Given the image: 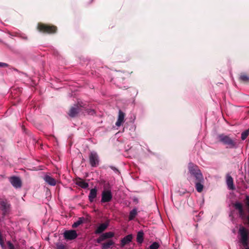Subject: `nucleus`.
Instances as JSON below:
<instances>
[{"label": "nucleus", "instance_id": "nucleus-1", "mask_svg": "<svg viewBox=\"0 0 249 249\" xmlns=\"http://www.w3.org/2000/svg\"><path fill=\"white\" fill-rule=\"evenodd\" d=\"M239 233L240 236L239 239L240 242L244 247H246V249H249V248L247 247L249 239L248 230L243 227H241L239 230Z\"/></svg>", "mask_w": 249, "mask_h": 249}, {"label": "nucleus", "instance_id": "nucleus-2", "mask_svg": "<svg viewBox=\"0 0 249 249\" xmlns=\"http://www.w3.org/2000/svg\"><path fill=\"white\" fill-rule=\"evenodd\" d=\"M189 171L192 175H193L196 180L201 181L203 180V176L197 166L192 163H189L188 166Z\"/></svg>", "mask_w": 249, "mask_h": 249}, {"label": "nucleus", "instance_id": "nucleus-3", "mask_svg": "<svg viewBox=\"0 0 249 249\" xmlns=\"http://www.w3.org/2000/svg\"><path fill=\"white\" fill-rule=\"evenodd\" d=\"M38 30L43 33H53L55 32L56 27L54 26H48L42 24H39L37 26Z\"/></svg>", "mask_w": 249, "mask_h": 249}, {"label": "nucleus", "instance_id": "nucleus-4", "mask_svg": "<svg viewBox=\"0 0 249 249\" xmlns=\"http://www.w3.org/2000/svg\"><path fill=\"white\" fill-rule=\"evenodd\" d=\"M112 195L109 190H104L102 194L101 202L103 203L108 202L111 200Z\"/></svg>", "mask_w": 249, "mask_h": 249}, {"label": "nucleus", "instance_id": "nucleus-5", "mask_svg": "<svg viewBox=\"0 0 249 249\" xmlns=\"http://www.w3.org/2000/svg\"><path fill=\"white\" fill-rule=\"evenodd\" d=\"M89 162L91 166L95 167L99 164V158L95 152H91L89 156Z\"/></svg>", "mask_w": 249, "mask_h": 249}, {"label": "nucleus", "instance_id": "nucleus-6", "mask_svg": "<svg viewBox=\"0 0 249 249\" xmlns=\"http://www.w3.org/2000/svg\"><path fill=\"white\" fill-rule=\"evenodd\" d=\"M82 107L81 105H74L70 110L69 115L71 117H75L77 114L81 111V107Z\"/></svg>", "mask_w": 249, "mask_h": 249}, {"label": "nucleus", "instance_id": "nucleus-7", "mask_svg": "<svg viewBox=\"0 0 249 249\" xmlns=\"http://www.w3.org/2000/svg\"><path fill=\"white\" fill-rule=\"evenodd\" d=\"M64 237L67 240H73L77 237V234L74 230L66 231L64 233Z\"/></svg>", "mask_w": 249, "mask_h": 249}, {"label": "nucleus", "instance_id": "nucleus-8", "mask_svg": "<svg viewBox=\"0 0 249 249\" xmlns=\"http://www.w3.org/2000/svg\"><path fill=\"white\" fill-rule=\"evenodd\" d=\"M0 206H1V209L3 211V213L4 214L9 211L10 208V205L8 203L7 200H0Z\"/></svg>", "mask_w": 249, "mask_h": 249}, {"label": "nucleus", "instance_id": "nucleus-9", "mask_svg": "<svg viewBox=\"0 0 249 249\" xmlns=\"http://www.w3.org/2000/svg\"><path fill=\"white\" fill-rule=\"evenodd\" d=\"M11 184L16 188H20L21 186V181L20 178L17 177H13L10 178Z\"/></svg>", "mask_w": 249, "mask_h": 249}, {"label": "nucleus", "instance_id": "nucleus-10", "mask_svg": "<svg viewBox=\"0 0 249 249\" xmlns=\"http://www.w3.org/2000/svg\"><path fill=\"white\" fill-rule=\"evenodd\" d=\"M235 209L238 211L239 215L241 218H243L245 216V213L243 210V205L240 202H236L234 204Z\"/></svg>", "mask_w": 249, "mask_h": 249}, {"label": "nucleus", "instance_id": "nucleus-11", "mask_svg": "<svg viewBox=\"0 0 249 249\" xmlns=\"http://www.w3.org/2000/svg\"><path fill=\"white\" fill-rule=\"evenodd\" d=\"M124 116H125L124 113L123 112H122L121 110H119L118 119L116 123V125L117 126H118V127L120 126L121 125V124L124 123Z\"/></svg>", "mask_w": 249, "mask_h": 249}, {"label": "nucleus", "instance_id": "nucleus-12", "mask_svg": "<svg viewBox=\"0 0 249 249\" xmlns=\"http://www.w3.org/2000/svg\"><path fill=\"white\" fill-rule=\"evenodd\" d=\"M43 179L50 185L55 186L56 184V180L49 175H45Z\"/></svg>", "mask_w": 249, "mask_h": 249}, {"label": "nucleus", "instance_id": "nucleus-13", "mask_svg": "<svg viewBox=\"0 0 249 249\" xmlns=\"http://www.w3.org/2000/svg\"><path fill=\"white\" fill-rule=\"evenodd\" d=\"M226 183L229 189L232 190L235 189V187L233 184V179L232 177L229 175H228L226 177Z\"/></svg>", "mask_w": 249, "mask_h": 249}, {"label": "nucleus", "instance_id": "nucleus-14", "mask_svg": "<svg viewBox=\"0 0 249 249\" xmlns=\"http://www.w3.org/2000/svg\"><path fill=\"white\" fill-rule=\"evenodd\" d=\"M108 223H104L100 224L96 229L95 231L96 234H99L102 233L108 227Z\"/></svg>", "mask_w": 249, "mask_h": 249}, {"label": "nucleus", "instance_id": "nucleus-15", "mask_svg": "<svg viewBox=\"0 0 249 249\" xmlns=\"http://www.w3.org/2000/svg\"><path fill=\"white\" fill-rule=\"evenodd\" d=\"M132 239V234H129L125 236L124 237L121 241V247H124L127 244L130 243Z\"/></svg>", "mask_w": 249, "mask_h": 249}, {"label": "nucleus", "instance_id": "nucleus-16", "mask_svg": "<svg viewBox=\"0 0 249 249\" xmlns=\"http://www.w3.org/2000/svg\"><path fill=\"white\" fill-rule=\"evenodd\" d=\"M97 192V191L96 188H93L90 190L89 195V199L90 202H93L94 199L96 197Z\"/></svg>", "mask_w": 249, "mask_h": 249}, {"label": "nucleus", "instance_id": "nucleus-17", "mask_svg": "<svg viewBox=\"0 0 249 249\" xmlns=\"http://www.w3.org/2000/svg\"><path fill=\"white\" fill-rule=\"evenodd\" d=\"M196 188L197 190V191L199 193H200L202 191L203 189V181L204 179L203 178V180L201 181H200L199 180H196Z\"/></svg>", "mask_w": 249, "mask_h": 249}, {"label": "nucleus", "instance_id": "nucleus-18", "mask_svg": "<svg viewBox=\"0 0 249 249\" xmlns=\"http://www.w3.org/2000/svg\"><path fill=\"white\" fill-rule=\"evenodd\" d=\"M114 244V242L112 240H109L107 242L102 244V249H109L111 246Z\"/></svg>", "mask_w": 249, "mask_h": 249}, {"label": "nucleus", "instance_id": "nucleus-19", "mask_svg": "<svg viewBox=\"0 0 249 249\" xmlns=\"http://www.w3.org/2000/svg\"><path fill=\"white\" fill-rule=\"evenodd\" d=\"M143 241V232L142 231H140L137 235V241L138 243L141 244Z\"/></svg>", "mask_w": 249, "mask_h": 249}, {"label": "nucleus", "instance_id": "nucleus-20", "mask_svg": "<svg viewBox=\"0 0 249 249\" xmlns=\"http://www.w3.org/2000/svg\"><path fill=\"white\" fill-rule=\"evenodd\" d=\"M76 184L80 187L82 188L86 189L88 187L89 184L83 180L80 179L79 180L77 181Z\"/></svg>", "mask_w": 249, "mask_h": 249}, {"label": "nucleus", "instance_id": "nucleus-21", "mask_svg": "<svg viewBox=\"0 0 249 249\" xmlns=\"http://www.w3.org/2000/svg\"><path fill=\"white\" fill-rule=\"evenodd\" d=\"M223 144L227 148H232L235 146V141H222Z\"/></svg>", "mask_w": 249, "mask_h": 249}, {"label": "nucleus", "instance_id": "nucleus-22", "mask_svg": "<svg viewBox=\"0 0 249 249\" xmlns=\"http://www.w3.org/2000/svg\"><path fill=\"white\" fill-rule=\"evenodd\" d=\"M137 209L134 208L132 211L130 212L129 215V220H133L135 216L137 215Z\"/></svg>", "mask_w": 249, "mask_h": 249}, {"label": "nucleus", "instance_id": "nucleus-23", "mask_svg": "<svg viewBox=\"0 0 249 249\" xmlns=\"http://www.w3.org/2000/svg\"><path fill=\"white\" fill-rule=\"evenodd\" d=\"M84 218L83 217H80L78 218V220L74 222L72 225V227L73 228H75L79 226L80 225L82 224L84 222Z\"/></svg>", "mask_w": 249, "mask_h": 249}, {"label": "nucleus", "instance_id": "nucleus-24", "mask_svg": "<svg viewBox=\"0 0 249 249\" xmlns=\"http://www.w3.org/2000/svg\"><path fill=\"white\" fill-rule=\"evenodd\" d=\"M102 234L105 239H107V238H112L114 236V233L113 232H111V231L107 232L104 233Z\"/></svg>", "mask_w": 249, "mask_h": 249}, {"label": "nucleus", "instance_id": "nucleus-25", "mask_svg": "<svg viewBox=\"0 0 249 249\" xmlns=\"http://www.w3.org/2000/svg\"><path fill=\"white\" fill-rule=\"evenodd\" d=\"M160 247V245L158 242H155L153 243L150 246V249H158Z\"/></svg>", "mask_w": 249, "mask_h": 249}, {"label": "nucleus", "instance_id": "nucleus-26", "mask_svg": "<svg viewBox=\"0 0 249 249\" xmlns=\"http://www.w3.org/2000/svg\"><path fill=\"white\" fill-rule=\"evenodd\" d=\"M249 135V132L247 130L244 131L241 134V139L242 140L246 139Z\"/></svg>", "mask_w": 249, "mask_h": 249}, {"label": "nucleus", "instance_id": "nucleus-27", "mask_svg": "<svg viewBox=\"0 0 249 249\" xmlns=\"http://www.w3.org/2000/svg\"><path fill=\"white\" fill-rule=\"evenodd\" d=\"M240 79L243 82L249 81V77L246 75H242L240 77Z\"/></svg>", "mask_w": 249, "mask_h": 249}, {"label": "nucleus", "instance_id": "nucleus-28", "mask_svg": "<svg viewBox=\"0 0 249 249\" xmlns=\"http://www.w3.org/2000/svg\"><path fill=\"white\" fill-rule=\"evenodd\" d=\"M56 249H66V247L64 245L61 243H57L56 244Z\"/></svg>", "mask_w": 249, "mask_h": 249}, {"label": "nucleus", "instance_id": "nucleus-29", "mask_svg": "<svg viewBox=\"0 0 249 249\" xmlns=\"http://www.w3.org/2000/svg\"><path fill=\"white\" fill-rule=\"evenodd\" d=\"M219 138L220 140H231L230 138L227 136L221 135L220 136Z\"/></svg>", "mask_w": 249, "mask_h": 249}, {"label": "nucleus", "instance_id": "nucleus-30", "mask_svg": "<svg viewBox=\"0 0 249 249\" xmlns=\"http://www.w3.org/2000/svg\"><path fill=\"white\" fill-rule=\"evenodd\" d=\"M105 240V238L103 237V234H102L97 239V242L98 243H100L102 241Z\"/></svg>", "mask_w": 249, "mask_h": 249}, {"label": "nucleus", "instance_id": "nucleus-31", "mask_svg": "<svg viewBox=\"0 0 249 249\" xmlns=\"http://www.w3.org/2000/svg\"><path fill=\"white\" fill-rule=\"evenodd\" d=\"M9 249H15L14 246L10 242L7 243Z\"/></svg>", "mask_w": 249, "mask_h": 249}, {"label": "nucleus", "instance_id": "nucleus-32", "mask_svg": "<svg viewBox=\"0 0 249 249\" xmlns=\"http://www.w3.org/2000/svg\"><path fill=\"white\" fill-rule=\"evenodd\" d=\"M8 65L6 63L0 62V67H6Z\"/></svg>", "mask_w": 249, "mask_h": 249}]
</instances>
